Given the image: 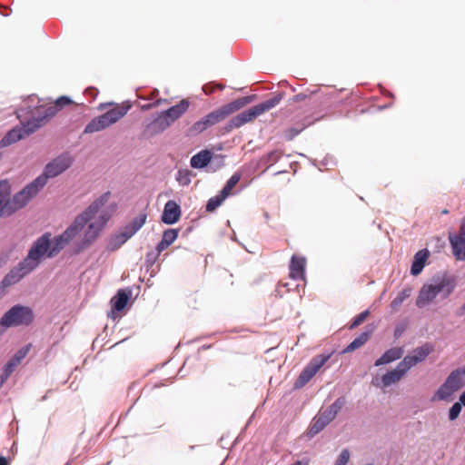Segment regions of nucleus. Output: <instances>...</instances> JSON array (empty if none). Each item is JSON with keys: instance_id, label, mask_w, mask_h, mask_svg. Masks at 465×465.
<instances>
[{"instance_id": "obj_1", "label": "nucleus", "mask_w": 465, "mask_h": 465, "mask_svg": "<svg viewBox=\"0 0 465 465\" xmlns=\"http://www.w3.org/2000/svg\"><path fill=\"white\" fill-rule=\"evenodd\" d=\"M87 225V209L78 214L72 223L59 235L51 239L52 249L51 256H56L62 250L69 245L77 237H81L80 241L74 243L70 247V252L73 255L79 254L87 246V231H84Z\"/></svg>"}, {"instance_id": "obj_2", "label": "nucleus", "mask_w": 465, "mask_h": 465, "mask_svg": "<svg viewBox=\"0 0 465 465\" xmlns=\"http://www.w3.org/2000/svg\"><path fill=\"white\" fill-rule=\"evenodd\" d=\"M110 193H105L89 205V241L95 239L115 212V205L109 204Z\"/></svg>"}, {"instance_id": "obj_3", "label": "nucleus", "mask_w": 465, "mask_h": 465, "mask_svg": "<svg viewBox=\"0 0 465 465\" xmlns=\"http://www.w3.org/2000/svg\"><path fill=\"white\" fill-rule=\"evenodd\" d=\"M251 102L250 97H242L236 99L203 117L195 122L190 128L189 133L192 135L199 134L208 128L221 123L230 114L240 110Z\"/></svg>"}, {"instance_id": "obj_4", "label": "nucleus", "mask_w": 465, "mask_h": 465, "mask_svg": "<svg viewBox=\"0 0 465 465\" xmlns=\"http://www.w3.org/2000/svg\"><path fill=\"white\" fill-rule=\"evenodd\" d=\"M452 291L453 284L448 277L444 275L433 277L420 290L416 305L419 308H423L433 302L440 293H443V296L447 297Z\"/></svg>"}, {"instance_id": "obj_5", "label": "nucleus", "mask_w": 465, "mask_h": 465, "mask_svg": "<svg viewBox=\"0 0 465 465\" xmlns=\"http://www.w3.org/2000/svg\"><path fill=\"white\" fill-rule=\"evenodd\" d=\"M283 94H278L271 99H268L261 104H258L248 110L242 112L241 114L232 117L229 122V128L234 129L239 128L242 125L252 122L258 116L262 115L265 112L274 108L282 100Z\"/></svg>"}, {"instance_id": "obj_6", "label": "nucleus", "mask_w": 465, "mask_h": 465, "mask_svg": "<svg viewBox=\"0 0 465 465\" xmlns=\"http://www.w3.org/2000/svg\"><path fill=\"white\" fill-rule=\"evenodd\" d=\"M35 320L32 308L21 304L12 306L0 319L4 328L29 326Z\"/></svg>"}, {"instance_id": "obj_7", "label": "nucleus", "mask_w": 465, "mask_h": 465, "mask_svg": "<svg viewBox=\"0 0 465 465\" xmlns=\"http://www.w3.org/2000/svg\"><path fill=\"white\" fill-rule=\"evenodd\" d=\"M51 237L52 233L49 232L43 233L32 243L27 255L23 259L25 262H28L34 270L40 265L44 257L49 259L54 257L49 254L52 249Z\"/></svg>"}, {"instance_id": "obj_8", "label": "nucleus", "mask_w": 465, "mask_h": 465, "mask_svg": "<svg viewBox=\"0 0 465 465\" xmlns=\"http://www.w3.org/2000/svg\"><path fill=\"white\" fill-rule=\"evenodd\" d=\"M146 219L147 215L145 213H140L137 217L134 218L131 223L110 238L106 249L110 252L118 250L143 226L146 223Z\"/></svg>"}, {"instance_id": "obj_9", "label": "nucleus", "mask_w": 465, "mask_h": 465, "mask_svg": "<svg viewBox=\"0 0 465 465\" xmlns=\"http://www.w3.org/2000/svg\"><path fill=\"white\" fill-rule=\"evenodd\" d=\"M42 180L34 179L11 198L12 214L25 207L44 189Z\"/></svg>"}, {"instance_id": "obj_10", "label": "nucleus", "mask_w": 465, "mask_h": 465, "mask_svg": "<svg viewBox=\"0 0 465 465\" xmlns=\"http://www.w3.org/2000/svg\"><path fill=\"white\" fill-rule=\"evenodd\" d=\"M72 164L71 159L66 154H60L44 168L43 173L36 178L42 180L41 183L45 186L48 179L54 178L65 172Z\"/></svg>"}, {"instance_id": "obj_11", "label": "nucleus", "mask_w": 465, "mask_h": 465, "mask_svg": "<svg viewBox=\"0 0 465 465\" xmlns=\"http://www.w3.org/2000/svg\"><path fill=\"white\" fill-rule=\"evenodd\" d=\"M329 359L330 355H317L313 357L296 379L294 388L301 389L305 386Z\"/></svg>"}, {"instance_id": "obj_12", "label": "nucleus", "mask_w": 465, "mask_h": 465, "mask_svg": "<svg viewBox=\"0 0 465 465\" xmlns=\"http://www.w3.org/2000/svg\"><path fill=\"white\" fill-rule=\"evenodd\" d=\"M33 271L34 269L28 264V262L21 260L17 265L12 268L0 282V294L3 296L5 294V288L19 282L25 276Z\"/></svg>"}, {"instance_id": "obj_13", "label": "nucleus", "mask_w": 465, "mask_h": 465, "mask_svg": "<svg viewBox=\"0 0 465 465\" xmlns=\"http://www.w3.org/2000/svg\"><path fill=\"white\" fill-rule=\"evenodd\" d=\"M11 185L7 180H0V217L12 215Z\"/></svg>"}, {"instance_id": "obj_14", "label": "nucleus", "mask_w": 465, "mask_h": 465, "mask_svg": "<svg viewBox=\"0 0 465 465\" xmlns=\"http://www.w3.org/2000/svg\"><path fill=\"white\" fill-rule=\"evenodd\" d=\"M433 351V346L430 343L416 348L411 355H408L401 361L408 370H411L417 363L421 362Z\"/></svg>"}, {"instance_id": "obj_15", "label": "nucleus", "mask_w": 465, "mask_h": 465, "mask_svg": "<svg viewBox=\"0 0 465 465\" xmlns=\"http://www.w3.org/2000/svg\"><path fill=\"white\" fill-rule=\"evenodd\" d=\"M168 121L169 120H167V117L163 116V114L161 113L156 118H154L145 126L143 135L145 137H153L163 133L171 125Z\"/></svg>"}, {"instance_id": "obj_16", "label": "nucleus", "mask_w": 465, "mask_h": 465, "mask_svg": "<svg viewBox=\"0 0 465 465\" xmlns=\"http://www.w3.org/2000/svg\"><path fill=\"white\" fill-rule=\"evenodd\" d=\"M409 371L402 361L399 362L395 369L389 371L381 376V384L383 387H389L399 382Z\"/></svg>"}, {"instance_id": "obj_17", "label": "nucleus", "mask_w": 465, "mask_h": 465, "mask_svg": "<svg viewBox=\"0 0 465 465\" xmlns=\"http://www.w3.org/2000/svg\"><path fill=\"white\" fill-rule=\"evenodd\" d=\"M306 259L302 256L292 255L290 262V277L293 280H304Z\"/></svg>"}, {"instance_id": "obj_18", "label": "nucleus", "mask_w": 465, "mask_h": 465, "mask_svg": "<svg viewBox=\"0 0 465 465\" xmlns=\"http://www.w3.org/2000/svg\"><path fill=\"white\" fill-rule=\"evenodd\" d=\"M181 216V208L176 202L170 200L168 201L163 208L162 214V222L166 224H173L176 223Z\"/></svg>"}, {"instance_id": "obj_19", "label": "nucleus", "mask_w": 465, "mask_h": 465, "mask_svg": "<svg viewBox=\"0 0 465 465\" xmlns=\"http://www.w3.org/2000/svg\"><path fill=\"white\" fill-rule=\"evenodd\" d=\"M190 103L187 99L181 100L177 104L163 111L162 114L167 117L169 124H172L175 120L179 119L189 108Z\"/></svg>"}, {"instance_id": "obj_20", "label": "nucleus", "mask_w": 465, "mask_h": 465, "mask_svg": "<svg viewBox=\"0 0 465 465\" xmlns=\"http://www.w3.org/2000/svg\"><path fill=\"white\" fill-rule=\"evenodd\" d=\"M25 139L19 126H15L9 130L0 140V150L8 147L17 142Z\"/></svg>"}, {"instance_id": "obj_21", "label": "nucleus", "mask_w": 465, "mask_h": 465, "mask_svg": "<svg viewBox=\"0 0 465 465\" xmlns=\"http://www.w3.org/2000/svg\"><path fill=\"white\" fill-rule=\"evenodd\" d=\"M450 242L456 259L465 260V237L460 232L459 235H450Z\"/></svg>"}, {"instance_id": "obj_22", "label": "nucleus", "mask_w": 465, "mask_h": 465, "mask_svg": "<svg viewBox=\"0 0 465 465\" xmlns=\"http://www.w3.org/2000/svg\"><path fill=\"white\" fill-rule=\"evenodd\" d=\"M213 159V153L209 150H202L194 154L190 161L193 168L200 169L207 166Z\"/></svg>"}, {"instance_id": "obj_23", "label": "nucleus", "mask_w": 465, "mask_h": 465, "mask_svg": "<svg viewBox=\"0 0 465 465\" xmlns=\"http://www.w3.org/2000/svg\"><path fill=\"white\" fill-rule=\"evenodd\" d=\"M428 257L429 252L427 250H420L416 252L411 268V273L412 275L416 276L421 272Z\"/></svg>"}, {"instance_id": "obj_24", "label": "nucleus", "mask_w": 465, "mask_h": 465, "mask_svg": "<svg viewBox=\"0 0 465 465\" xmlns=\"http://www.w3.org/2000/svg\"><path fill=\"white\" fill-rule=\"evenodd\" d=\"M346 400L344 397L338 398L331 405H330L326 410L322 411L323 418L326 419V421H332L337 416L338 412L341 410V408L345 405Z\"/></svg>"}, {"instance_id": "obj_25", "label": "nucleus", "mask_w": 465, "mask_h": 465, "mask_svg": "<svg viewBox=\"0 0 465 465\" xmlns=\"http://www.w3.org/2000/svg\"><path fill=\"white\" fill-rule=\"evenodd\" d=\"M403 355V350L401 348L396 347L391 348L388 351H386L381 357H380L375 361V366H381L383 364L390 363L391 361H394L396 360H399Z\"/></svg>"}, {"instance_id": "obj_26", "label": "nucleus", "mask_w": 465, "mask_h": 465, "mask_svg": "<svg viewBox=\"0 0 465 465\" xmlns=\"http://www.w3.org/2000/svg\"><path fill=\"white\" fill-rule=\"evenodd\" d=\"M31 348V344H27L20 348L14 356L7 361L5 367L14 371L15 369L20 364L23 359L26 357Z\"/></svg>"}, {"instance_id": "obj_27", "label": "nucleus", "mask_w": 465, "mask_h": 465, "mask_svg": "<svg viewBox=\"0 0 465 465\" xmlns=\"http://www.w3.org/2000/svg\"><path fill=\"white\" fill-rule=\"evenodd\" d=\"M131 291L121 289L116 295L112 298L113 308L118 312L124 310L130 299Z\"/></svg>"}, {"instance_id": "obj_28", "label": "nucleus", "mask_w": 465, "mask_h": 465, "mask_svg": "<svg viewBox=\"0 0 465 465\" xmlns=\"http://www.w3.org/2000/svg\"><path fill=\"white\" fill-rule=\"evenodd\" d=\"M45 123L42 121V119L37 117H33L31 119H28L23 126H19V129L21 130L22 134H24V137L29 136L30 134H34L37 129H39Z\"/></svg>"}, {"instance_id": "obj_29", "label": "nucleus", "mask_w": 465, "mask_h": 465, "mask_svg": "<svg viewBox=\"0 0 465 465\" xmlns=\"http://www.w3.org/2000/svg\"><path fill=\"white\" fill-rule=\"evenodd\" d=\"M111 124H113L109 120L108 116L106 114H104L89 122V133L101 131Z\"/></svg>"}, {"instance_id": "obj_30", "label": "nucleus", "mask_w": 465, "mask_h": 465, "mask_svg": "<svg viewBox=\"0 0 465 465\" xmlns=\"http://www.w3.org/2000/svg\"><path fill=\"white\" fill-rule=\"evenodd\" d=\"M371 331H364L355 338L343 351V353L351 352L362 347L370 339Z\"/></svg>"}, {"instance_id": "obj_31", "label": "nucleus", "mask_w": 465, "mask_h": 465, "mask_svg": "<svg viewBox=\"0 0 465 465\" xmlns=\"http://www.w3.org/2000/svg\"><path fill=\"white\" fill-rule=\"evenodd\" d=\"M130 107H131L130 105H119L118 104V105L113 107L112 109H110L109 111H107L105 114L108 116L111 123L114 124L127 114Z\"/></svg>"}, {"instance_id": "obj_32", "label": "nucleus", "mask_w": 465, "mask_h": 465, "mask_svg": "<svg viewBox=\"0 0 465 465\" xmlns=\"http://www.w3.org/2000/svg\"><path fill=\"white\" fill-rule=\"evenodd\" d=\"M461 374H463L462 373V369L461 370L453 371L448 376V378L446 379V381L444 382H446L448 385H450V387L452 390L457 391L462 386V381H461V377H460Z\"/></svg>"}, {"instance_id": "obj_33", "label": "nucleus", "mask_w": 465, "mask_h": 465, "mask_svg": "<svg viewBox=\"0 0 465 465\" xmlns=\"http://www.w3.org/2000/svg\"><path fill=\"white\" fill-rule=\"evenodd\" d=\"M454 392L455 391L452 390L450 385L444 382L435 392L434 396L432 397V401H446L450 398Z\"/></svg>"}, {"instance_id": "obj_34", "label": "nucleus", "mask_w": 465, "mask_h": 465, "mask_svg": "<svg viewBox=\"0 0 465 465\" xmlns=\"http://www.w3.org/2000/svg\"><path fill=\"white\" fill-rule=\"evenodd\" d=\"M330 422L326 421V419L323 418L322 414H320L315 418L313 423L310 427L309 433L311 435H315L322 430Z\"/></svg>"}, {"instance_id": "obj_35", "label": "nucleus", "mask_w": 465, "mask_h": 465, "mask_svg": "<svg viewBox=\"0 0 465 465\" xmlns=\"http://www.w3.org/2000/svg\"><path fill=\"white\" fill-rule=\"evenodd\" d=\"M240 180L241 174L239 173H233L220 193L227 198L232 194L233 188L236 186Z\"/></svg>"}, {"instance_id": "obj_36", "label": "nucleus", "mask_w": 465, "mask_h": 465, "mask_svg": "<svg viewBox=\"0 0 465 465\" xmlns=\"http://www.w3.org/2000/svg\"><path fill=\"white\" fill-rule=\"evenodd\" d=\"M411 289H403L398 293V295L391 302V308L393 311H397L402 302L411 296Z\"/></svg>"}, {"instance_id": "obj_37", "label": "nucleus", "mask_w": 465, "mask_h": 465, "mask_svg": "<svg viewBox=\"0 0 465 465\" xmlns=\"http://www.w3.org/2000/svg\"><path fill=\"white\" fill-rule=\"evenodd\" d=\"M226 199V197L222 194L221 193L218 195H215L214 197H212L209 199L207 204H206V211L207 212H213L216 208H218L223 202Z\"/></svg>"}, {"instance_id": "obj_38", "label": "nucleus", "mask_w": 465, "mask_h": 465, "mask_svg": "<svg viewBox=\"0 0 465 465\" xmlns=\"http://www.w3.org/2000/svg\"><path fill=\"white\" fill-rule=\"evenodd\" d=\"M59 109L55 104H52L44 110L43 114H40L38 116L42 119V121L45 124L48 120L54 117Z\"/></svg>"}, {"instance_id": "obj_39", "label": "nucleus", "mask_w": 465, "mask_h": 465, "mask_svg": "<svg viewBox=\"0 0 465 465\" xmlns=\"http://www.w3.org/2000/svg\"><path fill=\"white\" fill-rule=\"evenodd\" d=\"M192 172L188 169L179 170L177 173V181L183 185H188L191 183Z\"/></svg>"}, {"instance_id": "obj_40", "label": "nucleus", "mask_w": 465, "mask_h": 465, "mask_svg": "<svg viewBox=\"0 0 465 465\" xmlns=\"http://www.w3.org/2000/svg\"><path fill=\"white\" fill-rule=\"evenodd\" d=\"M283 155L282 151L281 150H274L267 153L264 157V160L266 163H269V165H272L275 163H277L282 156Z\"/></svg>"}, {"instance_id": "obj_41", "label": "nucleus", "mask_w": 465, "mask_h": 465, "mask_svg": "<svg viewBox=\"0 0 465 465\" xmlns=\"http://www.w3.org/2000/svg\"><path fill=\"white\" fill-rule=\"evenodd\" d=\"M178 237V230L176 229H167L163 233L162 240L164 241L167 244L171 245Z\"/></svg>"}, {"instance_id": "obj_42", "label": "nucleus", "mask_w": 465, "mask_h": 465, "mask_svg": "<svg viewBox=\"0 0 465 465\" xmlns=\"http://www.w3.org/2000/svg\"><path fill=\"white\" fill-rule=\"evenodd\" d=\"M461 406H462V404L460 402H455L451 406V408L450 409V411H449V419L450 420H454L459 417V415L461 411Z\"/></svg>"}, {"instance_id": "obj_43", "label": "nucleus", "mask_w": 465, "mask_h": 465, "mask_svg": "<svg viewBox=\"0 0 465 465\" xmlns=\"http://www.w3.org/2000/svg\"><path fill=\"white\" fill-rule=\"evenodd\" d=\"M368 315H369V311H364V312H361L360 314H358L353 319V321L350 326V329H354V328L358 327L359 325H361L366 320Z\"/></svg>"}, {"instance_id": "obj_44", "label": "nucleus", "mask_w": 465, "mask_h": 465, "mask_svg": "<svg viewBox=\"0 0 465 465\" xmlns=\"http://www.w3.org/2000/svg\"><path fill=\"white\" fill-rule=\"evenodd\" d=\"M350 460V451L349 450L345 449L343 450L341 454L339 455L335 465H347Z\"/></svg>"}, {"instance_id": "obj_45", "label": "nucleus", "mask_w": 465, "mask_h": 465, "mask_svg": "<svg viewBox=\"0 0 465 465\" xmlns=\"http://www.w3.org/2000/svg\"><path fill=\"white\" fill-rule=\"evenodd\" d=\"M71 104H73L72 99L66 95H62V96L58 97L54 103V104L57 106V108L59 110L64 108L65 105H69Z\"/></svg>"}, {"instance_id": "obj_46", "label": "nucleus", "mask_w": 465, "mask_h": 465, "mask_svg": "<svg viewBox=\"0 0 465 465\" xmlns=\"http://www.w3.org/2000/svg\"><path fill=\"white\" fill-rule=\"evenodd\" d=\"M302 128L301 129H296V128H290L288 130H286L285 132V138L288 140V141H291L292 140L296 135H298L301 132H302Z\"/></svg>"}, {"instance_id": "obj_47", "label": "nucleus", "mask_w": 465, "mask_h": 465, "mask_svg": "<svg viewBox=\"0 0 465 465\" xmlns=\"http://www.w3.org/2000/svg\"><path fill=\"white\" fill-rule=\"evenodd\" d=\"M13 371H11L10 370H8L7 368H5L4 366L3 368V373L1 374V381H0V387L4 384V382H5V381L10 377V375L12 374Z\"/></svg>"}, {"instance_id": "obj_48", "label": "nucleus", "mask_w": 465, "mask_h": 465, "mask_svg": "<svg viewBox=\"0 0 465 465\" xmlns=\"http://www.w3.org/2000/svg\"><path fill=\"white\" fill-rule=\"evenodd\" d=\"M170 245L164 242L163 240H161V242L156 246L157 253L160 254L163 251H164L166 248H168Z\"/></svg>"}, {"instance_id": "obj_49", "label": "nucleus", "mask_w": 465, "mask_h": 465, "mask_svg": "<svg viewBox=\"0 0 465 465\" xmlns=\"http://www.w3.org/2000/svg\"><path fill=\"white\" fill-rule=\"evenodd\" d=\"M307 98V95L306 94H298L296 95L293 96L292 100L294 102H302V101H304L305 99Z\"/></svg>"}, {"instance_id": "obj_50", "label": "nucleus", "mask_w": 465, "mask_h": 465, "mask_svg": "<svg viewBox=\"0 0 465 465\" xmlns=\"http://www.w3.org/2000/svg\"><path fill=\"white\" fill-rule=\"evenodd\" d=\"M88 92H89V97L90 96L94 97L95 94H97V90L94 88H92V87H89Z\"/></svg>"}, {"instance_id": "obj_51", "label": "nucleus", "mask_w": 465, "mask_h": 465, "mask_svg": "<svg viewBox=\"0 0 465 465\" xmlns=\"http://www.w3.org/2000/svg\"><path fill=\"white\" fill-rule=\"evenodd\" d=\"M460 234L462 236L465 237V220L461 223V226H460Z\"/></svg>"}, {"instance_id": "obj_52", "label": "nucleus", "mask_w": 465, "mask_h": 465, "mask_svg": "<svg viewBox=\"0 0 465 465\" xmlns=\"http://www.w3.org/2000/svg\"><path fill=\"white\" fill-rule=\"evenodd\" d=\"M460 402L465 406V391L460 396Z\"/></svg>"}, {"instance_id": "obj_53", "label": "nucleus", "mask_w": 465, "mask_h": 465, "mask_svg": "<svg viewBox=\"0 0 465 465\" xmlns=\"http://www.w3.org/2000/svg\"><path fill=\"white\" fill-rule=\"evenodd\" d=\"M0 465H8V461L5 457L0 456Z\"/></svg>"}, {"instance_id": "obj_54", "label": "nucleus", "mask_w": 465, "mask_h": 465, "mask_svg": "<svg viewBox=\"0 0 465 465\" xmlns=\"http://www.w3.org/2000/svg\"><path fill=\"white\" fill-rule=\"evenodd\" d=\"M161 104H162V100L159 99V100L155 101L153 104L148 105V107H156V106L160 105Z\"/></svg>"}, {"instance_id": "obj_55", "label": "nucleus", "mask_w": 465, "mask_h": 465, "mask_svg": "<svg viewBox=\"0 0 465 465\" xmlns=\"http://www.w3.org/2000/svg\"><path fill=\"white\" fill-rule=\"evenodd\" d=\"M292 465H309V461H305L304 463L301 460H297L296 462H294Z\"/></svg>"}, {"instance_id": "obj_56", "label": "nucleus", "mask_w": 465, "mask_h": 465, "mask_svg": "<svg viewBox=\"0 0 465 465\" xmlns=\"http://www.w3.org/2000/svg\"><path fill=\"white\" fill-rule=\"evenodd\" d=\"M70 388H71L72 390H74V391L77 390V387H74V381H73V382H71V384H70Z\"/></svg>"}, {"instance_id": "obj_57", "label": "nucleus", "mask_w": 465, "mask_h": 465, "mask_svg": "<svg viewBox=\"0 0 465 465\" xmlns=\"http://www.w3.org/2000/svg\"><path fill=\"white\" fill-rule=\"evenodd\" d=\"M216 87L220 90H223L224 88V85L223 84H217Z\"/></svg>"}, {"instance_id": "obj_58", "label": "nucleus", "mask_w": 465, "mask_h": 465, "mask_svg": "<svg viewBox=\"0 0 465 465\" xmlns=\"http://www.w3.org/2000/svg\"><path fill=\"white\" fill-rule=\"evenodd\" d=\"M87 134V125L83 130V134Z\"/></svg>"}, {"instance_id": "obj_59", "label": "nucleus", "mask_w": 465, "mask_h": 465, "mask_svg": "<svg viewBox=\"0 0 465 465\" xmlns=\"http://www.w3.org/2000/svg\"><path fill=\"white\" fill-rule=\"evenodd\" d=\"M448 213H449V211H448L447 209H445V210H443V211L441 212V213H442V214H447Z\"/></svg>"}, {"instance_id": "obj_60", "label": "nucleus", "mask_w": 465, "mask_h": 465, "mask_svg": "<svg viewBox=\"0 0 465 465\" xmlns=\"http://www.w3.org/2000/svg\"><path fill=\"white\" fill-rule=\"evenodd\" d=\"M203 91L207 94V93H208V91H207V87H204V88H203ZM212 92H213V90L209 91V93H212Z\"/></svg>"}, {"instance_id": "obj_61", "label": "nucleus", "mask_w": 465, "mask_h": 465, "mask_svg": "<svg viewBox=\"0 0 465 465\" xmlns=\"http://www.w3.org/2000/svg\"><path fill=\"white\" fill-rule=\"evenodd\" d=\"M462 373L465 375V365L462 368Z\"/></svg>"}, {"instance_id": "obj_62", "label": "nucleus", "mask_w": 465, "mask_h": 465, "mask_svg": "<svg viewBox=\"0 0 465 465\" xmlns=\"http://www.w3.org/2000/svg\"><path fill=\"white\" fill-rule=\"evenodd\" d=\"M17 117L21 119V114H19V112H17Z\"/></svg>"}, {"instance_id": "obj_63", "label": "nucleus", "mask_w": 465, "mask_h": 465, "mask_svg": "<svg viewBox=\"0 0 465 465\" xmlns=\"http://www.w3.org/2000/svg\"><path fill=\"white\" fill-rule=\"evenodd\" d=\"M86 93H87V88H84V94H86Z\"/></svg>"}, {"instance_id": "obj_64", "label": "nucleus", "mask_w": 465, "mask_h": 465, "mask_svg": "<svg viewBox=\"0 0 465 465\" xmlns=\"http://www.w3.org/2000/svg\"><path fill=\"white\" fill-rule=\"evenodd\" d=\"M462 310L465 312V303L462 306Z\"/></svg>"}]
</instances>
